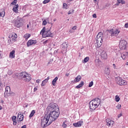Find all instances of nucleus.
I'll list each match as a JSON object with an SVG mask.
<instances>
[{"mask_svg": "<svg viewBox=\"0 0 128 128\" xmlns=\"http://www.w3.org/2000/svg\"><path fill=\"white\" fill-rule=\"evenodd\" d=\"M66 76H70V74H66Z\"/></svg>", "mask_w": 128, "mask_h": 128, "instance_id": "obj_58", "label": "nucleus"}, {"mask_svg": "<svg viewBox=\"0 0 128 128\" xmlns=\"http://www.w3.org/2000/svg\"><path fill=\"white\" fill-rule=\"evenodd\" d=\"M110 68H106L105 70V74H106L107 75H108L110 74Z\"/></svg>", "mask_w": 128, "mask_h": 128, "instance_id": "obj_33", "label": "nucleus"}, {"mask_svg": "<svg viewBox=\"0 0 128 128\" xmlns=\"http://www.w3.org/2000/svg\"><path fill=\"white\" fill-rule=\"evenodd\" d=\"M108 32L109 34H110V36L112 38H116L120 34V30L118 28L116 29L115 30H114V29H110L108 30Z\"/></svg>", "mask_w": 128, "mask_h": 128, "instance_id": "obj_7", "label": "nucleus"}, {"mask_svg": "<svg viewBox=\"0 0 128 128\" xmlns=\"http://www.w3.org/2000/svg\"><path fill=\"white\" fill-rule=\"evenodd\" d=\"M106 122L108 126H112L114 124V120H110V118H107L106 120Z\"/></svg>", "mask_w": 128, "mask_h": 128, "instance_id": "obj_16", "label": "nucleus"}, {"mask_svg": "<svg viewBox=\"0 0 128 128\" xmlns=\"http://www.w3.org/2000/svg\"><path fill=\"white\" fill-rule=\"evenodd\" d=\"M54 22H56V19L54 18Z\"/></svg>", "mask_w": 128, "mask_h": 128, "instance_id": "obj_63", "label": "nucleus"}, {"mask_svg": "<svg viewBox=\"0 0 128 128\" xmlns=\"http://www.w3.org/2000/svg\"><path fill=\"white\" fill-rule=\"evenodd\" d=\"M14 126H16V116H13L12 118Z\"/></svg>", "mask_w": 128, "mask_h": 128, "instance_id": "obj_25", "label": "nucleus"}, {"mask_svg": "<svg viewBox=\"0 0 128 128\" xmlns=\"http://www.w3.org/2000/svg\"><path fill=\"white\" fill-rule=\"evenodd\" d=\"M66 121H64L62 123V126L64 128H66Z\"/></svg>", "mask_w": 128, "mask_h": 128, "instance_id": "obj_39", "label": "nucleus"}, {"mask_svg": "<svg viewBox=\"0 0 128 128\" xmlns=\"http://www.w3.org/2000/svg\"><path fill=\"white\" fill-rule=\"evenodd\" d=\"M50 2V0H44L43 1L42 4H48V2Z\"/></svg>", "mask_w": 128, "mask_h": 128, "instance_id": "obj_38", "label": "nucleus"}, {"mask_svg": "<svg viewBox=\"0 0 128 128\" xmlns=\"http://www.w3.org/2000/svg\"><path fill=\"white\" fill-rule=\"evenodd\" d=\"M28 105H26V106H25V108H28Z\"/></svg>", "mask_w": 128, "mask_h": 128, "instance_id": "obj_64", "label": "nucleus"}, {"mask_svg": "<svg viewBox=\"0 0 128 128\" xmlns=\"http://www.w3.org/2000/svg\"><path fill=\"white\" fill-rule=\"evenodd\" d=\"M90 102L96 104L98 107V106H102L100 104V99L98 98H95L94 100H91Z\"/></svg>", "mask_w": 128, "mask_h": 128, "instance_id": "obj_12", "label": "nucleus"}, {"mask_svg": "<svg viewBox=\"0 0 128 128\" xmlns=\"http://www.w3.org/2000/svg\"><path fill=\"white\" fill-rule=\"evenodd\" d=\"M70 32H74V31H72V30H70Z\"/></svg>", "mask_w": 128, "mask_h": 128, "instance_id": "obj_62", "label": "nucleus"}, {"mask_svg": "<svg viewBox=\"0 0 128 128\" xmlns=\"http://www.w3.org/2000/svg\"><path fill=\"white\" fill-rule=\"evenodd\" d=\"M58 80V76H56L52 81V84L54 86L56 85V81Z\"/></svg>", "mask_w": 128, "mask_h": 128, "instance_id": "obj_24", "label": "nucleus"}, {"mask_svg": "<svg viewBox=\"0 0 128 128\" xmlns=\"http://www.w3.org/2000/svg\"><path fill=\"white\" fill-rule=\"evenodd\" d=\"M19 78H22L24 82H28L32 80V77L30 76V75L26 72H22L19 74Z\"/></svg>", "mask_w": 128, "mask_h": 128, "instance_id": "obj_4", "label": "nucleus"}, {"mask_svg": "<svg viewBox=\"0 0 128 128\" xmlns=\"http://www.w3.org/2000/svg\"><path fill=\"white\" fill-rule=\"evenodd\" d=\"M22 19L20 18H18L16 20H15V24L14 26L16 28H20L22 26Z\"/></svg>", "mask_w": 128, "mask_h": 128, "instance_id": "obj_10", "label": "nucleus"}, {"mask_svg": "<svg viewBox=\"0 0 128 128\" xmlns=\"http://www.w3.org/2000/svg\"><path fill=\"white\" fill-rule=\"evenodd\" d=\"M24 38L26 40H28L29 38H30V34H26L24 35Z\"/></svg>", "mask_w": 128, "mask_h": 128, "instance_id": "obj_28", "label": "nucleus"}, {"mask_svg": "<svg viewBox=\"0 0 128 128\" xmlns=\"http://www.w3.org/2000/svg\"><path fill=\"white\" fill-rule=\"evenodd\" d=\"M14 52H16V51L14 50H12L10 52V58H15Z\"/></svg>", "mask_w": 128, "mask_h": 128, "instance_id": "obj_23", "label": "nucleus"}, {"mask_svg": "<svg viewBox=\"0 0 128 128\" xmlns=\"http://www.w3.org/2000/svg\"><path fill=\"white\" fill-rule=\"evenodd\" d=\"M18 122H22L24 120V114H22V112H20L18 115Z\"/></svg>", "mask_w": 128, "mask_h": 128, "instance_id": "obj_14", "label": "nucleus"}, {"mask_svg": "<svg viewBox=\"0 0 128 128\" xmlns=\"http://www.w3.org/2000/svg\"><path fill=\"white\" fill-rule=\"evenodd\" d=\"M18 4L14 5V6L12 8V10L14 12H16V14L18 13Z\"/></svg>", "mask_w": 128, "mask_h": 128, "instance_id": "obj_19", "label": "nucleus"}, {"mask_svg": "<svg viewBox=\"0 0 128 128\" xmlns=\"http://www.w3.org/2000/svg\"><path fill=\"white\" fill-rule=\"evenodd\" d=\"M92 17L94 18H96V14H94L92 15Z\"/></svg>", "mask_w": 128, "mask_h": 128, "instance_id": "obj_48", "label": "nucleus"}, {"mask_svg": "<svg viewBox=\"0 0 128 128\" xmlns=\"http://www.w3.org/2000/svg\"><path fill=\"white\" fill-rule=\"evenodd\" d=\"M104 34L102 32H99L96 36V40L94 41L96 48H100L104 42Z\"/></svg>", "mask_w": 128, "mask_h": 128, "instance_id": "obj_1", "label": "nucleus"}, {"mask_svg": "<svg viewBox=\"0 0 128 128\" xmlns=\"http://www.w3.org/2000/svg\"><path fill=\"white\" fill-rule=\"evenodd\" d=\"M126 66H128V62H126Z\"/></svg>", "mask_w": 128, "mask_h": 128, "instance_id": "obj_61", "label": "nucleus"}, {"mask_svg": "<svg viewBox=\"0 0 128 128\" xmlns=\"http://www.w3.org/2000/svg\"><path fill=\"white\" fill-rule=\"evenodd\" d=\"M121 116H122V114H118V118H120Z\"/></svg>", "mask_w": 128, "mask_h": 128, "instance_id": "obj_57", "label": "nucleus"}, {"mask_svg": "<svg viewBox=\"0 0 128 128\" xmlns=\"http://www.w3.org/2000/svg\"><path fill=\"white\" fill-rule=\"evenodd\" d=\"M115 100H116V102H120V96L118 95H116L115 96Z\"/></svg>", "mask_w": 128, "mask_h": 128, "instance_id": "obj_32", "label": "nucleus"}, {"mask_svg": "<svg viewBox=\"0 0 128 128\" xmlns=\"http://www.w3.org/2000/svg\"><path fill=\"white\" fill-rule=\"evenodd\" d=\"M12 38H17L18 35L16 33L13 32L12 34Z\"/></svg>", "mask_w": 128, "mask_h": 128, "instance_id": "obj_31", "label": "nucleus"}, {"mask_svg": "<svg viewBox=\"0 0 128 128\" xmlns=\"http://www.w3.org/2000/svg\"><path fill=\"white\" fill-rule=\"evenodd\" d=\"M100 56L102 60H106L108 58V54H106V52L103 50L100 54Z\"/></svg>", "mask_w": 128, "mask_h": 128, "instance_id": "obj_15", "label": "nucleus"}, {"mask_svg": "<svg viewBox=\"0 0 128 128\" xmlns=\"http://www.w3.org/2000/svg\"><path fill=\"white\" fill-rule=\"evenodd\" d=\"M36 90H38V87H35L34 88V92H36Z\"/></svg>", "mask_w": 128, "mask_h": 128, "instance_id": "obj_50", "label": "nucleus"}, {"mask_svg": "<svg viewBox=\"0 0 128 128\" xmlns=\"http://www.w3.org/2000/svg\"><path fill=\"white\" fill-rule=\"evenodd\" d=\"M48 80H50V77H49V76H48V77L47 78L45 79V80H47V82H48Z\"/></svg>", "mask_w": 128, "mask_h": 128, "instance_id": "obj_55", "label": "nucleus"}, {"mask_svg": "<svg viewBox=\"0 0 128 128\" xmlns=\"http://www.w3.org/2000/svg\"><path fill=\"white\" fill-rule=\"evenodd\" d=\"M120 4H126V1H124V0H121Z\"/></svg>", "mask_w": 128, "mask_h": 128, "instance_id": "obj_45", "label": "nucleus"}, {"mask_svg": "<svg viewBox=\"0 0 128 128\" xmlns=\"http://www.w3.org/2000/svg\"><path fill=\"white\" fill-rule=\"evenodd\" d=\"M4 14H6V13L4 12V11L0 12V18H4Z\"/></svg>", "mask_w": 128, "mask_h": 128, "instance_id": "obj_36", "label": "nucleus"}, {"mask_svg": "<svg viewBox=\"0 0 128 128\" xmlns=\"http://www.w3.org/2000/svg\"><path fill=\"white\" fill-rule=\"evenodd\" d=\"M116 107L117 108H118V110H120V108H122V105L118 104Z\"/></svg>", "mask_w": 128, "mask_h": 128, "instance_id": "obj_43", "label": "nucleus"}, {"mask_svg": "<svg viewBox=\"0 0 128 128\" xmlns=\"http://www.w3.org/2000/svg\"><path fill=\"white\" fill-rule=\"evenodd\" d=\"M116 82L119 86H126V81L124 80L120 77H118L116 78Z\"/></svg>", "mask_w": 128, "mask_h": 128, "instance_id": "obj_9", "label": "nucleus"}, {"mask_svg": "<svg viewBox=\"0 0 128 128\" xmlns=\"http://www.w3.org/2000/svg\"><path fill=\"white\" fill-rule=\"evenodd\" d=\"M8 94V96H16V94H14V92H10V94Z\"/></svg>", "mask_w": 128, "mask_h": 128, "instance_id": "obj_35", "label": "nucleus"}, {"mask_svg": "<svg viewBox=\"0 0 128 128\" xmlns=\"http://www.w3.org/2000/svg\"><path fill=\"white\" fill-rule=\"evenodd\" d=\"M18 0H14L13 2L10 4V6H16Z\"/></svg>", "mask_w": 128, "mask_h": 128, "instance_id": "obj_30", "label": "nucleus"}, {"mask_svg": "<svg viewBox=\"0 0 128 128\" xmlns=\"http://www.w3.org/2000/svg\"><path fill=\"white\" fill-rule=\"evenodd\" d=\"M68 14H72V12H70V11H69V12H68Z\"/></svg>", "mask_w": 128, "mask_h": 128, "instance_id": "obj_56", "label": "nucleus"}, {"mask_svg": "<svg viewBox=\"0 0 128 128\" xmlns=\"http://www.w3.org/2000/svg\"><path fill=\"white\" fill-rule=\"evenodd\" d=\"M48 40H46L43 42V44H44V45L46 44H48Z\"/></svg>", "mask_w": 128, "mask_h": 128, "instance_id": "obj_44", "label": "nucleus"}, {"mask_svg": "<svg viewBox=\"0 0 128 128\" xmlns=\"http://www.w3.org/2000/svg\"><path fill=\"white\" fill-rule=\"evenodd\" d=\"M22 128H26V126L24 125L23 126H22Z\"/></svg>", "mask_w": 128, "mask_h": 128, "instance_id": "obj_52", "label": "nucleus"}, {"mask_svg": "<svg viewBox=\"0 0 128 128\" xmlns=\"http://www.w3.org/2000/svg\"><path fill=\"white\" fill-rule=\"evenodd\" d=\"M82 80V76L80 75H78L77 77H76L74 82H78Z\"/></svg>", "mask_w": 128, "mask_h": 128, "instance_id": "obj_21", "label": "nucleus"}, {"mask_svg": "<svg viewBox=\"0 0 128 128\" xmlns=\"http://www.w3.org/2000/svg\"><path fill=\"white\" fill-rule=\"evenodd\" d=\"M4 86V84L2 82H0V90H2V87Z\"/></svg>", "mask_w": 128, "mask_h": 128, "instance_id": "obj_41", "label": "nucleus"}, {"mask_svg": "<svg viewBox=\"0 0 128 128\" xmlns=\"http://www.w3.org/2000/svg\"><path fill=\"white\" fill-rule=\"evenodd\" d=\"M124 28H128V24H124Z\"/></svg>", "mask_w": 128, "mask_h": 128, "instance_id": "obj_47", "label": "nucleus"}, {"mask_svg": "<svg viewBox=\"0 0 128 128\" xmlns=\"http://www.w3.org/2000/svg\"><path fill=\"white\" fill-rule=\"evenodd\" d=\"M117 2L118 4H120V2H122V0H117Z\"/></svg>", "mask_w": 128, "mask_h": 128, "instance_id": "obj_53", "label": "nucleus"}, {"mask_svg": "<svg viewBox=\"0 0 128 128\" xmlns=\"http://www.w3.org/2000/svg\"><path fill=\"white\" fill-rule=\"evenodd\" d=\"M10 92V87L9 86H6L5 89V92L6 94H8Z\"/></svg>", "mask_w": 128, "mask_h": 128, "instance_id": "obj_22", "label": "nucleus"}, {"mask_svg": "<svg viewBox=\"0 0 128 128\" xmlns=\"http://www.w3.org/2000/svg\"><path fill=\"white\" fill-rule=\"evenodd\" d=\"M27 28H30V25L27 24Z\"/></svg>", "mask_w": 128, "mask_h": 128, "instance_id": "obj_60", "label": "nucleus"}, {"mask_svg": "<svg viewBox=\"0 0 128 128\" xmlns=\"http://www.w3.org/2000/svg\"><path fill=\"white\" fill-rule=\"evenodd\" d=\"M112 66H114V68L115 70L116 69V64H113Z\"/></svg>", "mask_w": 128, "mask_h": 128, "instance_id": "obj_49", "label": "nucleus"}, {"mask_svg": "<svg viewBox=\"0 0 128 128\" xmlns=\"http://www.w3.org/2000/svg\"><path fill=\"white\" fill-rule=\"evenodd\" d=\"M94 86V82L92 81L91 82H90L88 87L89 88H92V86Z\"/></svg>", "mask_w": 128, "mask_h": 128, "instance_id": "obj_40", "label": "nucleus"}, {"mask_svg": "<svg viewBox=\"0 0 128 128\" xmlns=\"http://www.w3.org/2000/svg\"><path fill=\"white\" fill-rule=\"evenodd\" d=\"M68 44L66 42L63 43L61 46L60 48H62V50H66V48H68Z\"/></svg>", "mask_w": 128, "mask_h": 128, "instance_id": "obj_18", "label": "nucleus"}, {"mask_svg": "<svg viewBox=\"0 0 128 128\" xmlns=\"http://www.w3.org/2000/svg\"><path fill=\"white\" fill-rule=\"evenodd\" d=\"M40 34H42L43 38H52L54 36V34L52 33L50 30H48L46 31V28L44 27L41 30Z\"/></svg>", "mask_w": 128, "mask_h": 128, "instance_id": "obj_5", "label": "nucleus"}, {"mask_svg": "<svg viewBox=\"0 0 128 128\" xmlns=\"http://www.w3.org/2000/svg\"><path fill=\"white\" fill-rule=\"evenodd\" d=\"M52 122L48 115H46L41 120V126L43 128H46V126H48Z\"/></svg>", "mask_w": 128, "mask_h": 128, "instance_id": "obj_3", "label": "nucleus"}, {"mask_svg": "<svg viewBox=\"0 0 128 128\" xmlns=\"http://www.w3.org/2000/svg\"><path fill=\"white\" fill-rule=\"evenodd\" d=\"M68 6L66 4V3L63 4V8H65V10H68Z\"/></svg>", "mask_w": 128, "mask_h": 128, "instance_id": "obj_37", "label": "nucleus"}, {"mask_svg": "<svg viewBox=\"0 0 128 128\" xmlns=\"http://www.w3.org/2000/svg\"><path fill=\"white\" fill-rule=\"evenodd\" d=\"M128 52H124L122 54H121V58H122V60H126V58H128Z\"/></svg>", "mask_w": 128, "mask_h": 128, "instance_id": "obj_20", "label": "nucleus"}, {"mask_svg": "<svg viewBox=\"0 0 128 128\" xmlns=\"http://www.w3.org/2000/svg\"><path fill=\"white\" fill-rule=\"evenodd\" d=\"M46 110L48 112H52L60 110V109L58 108V104L51 103L47 107Z\"/></svg>", "mask_w": 128, "mask_h": 128, "instance_id": "obj_6", "label": "nucleus"}, {"mask_svg": "<svg viewBox=\"0 0 128 128\" xmlns=\"http://www.w3.org/2000/svg\"><path fill=\"white\" fill-rule=\"evenodd\" d=\"M89 108H90V110L92 112V110H94L96 108H98L97 106L94 103H92V102H90L89 103Z\"/></svg>", "mask_w": 128, "mask_h": 128, "instance_id": "obj_13", "label": "nucleus"}, {"mask_svg": "<svg viewBox=\"0 0 128 128\" xmlns=\"http://www.w3.org/2000/svg\"><path fill=\"white\" fill-rule=\"evenodd\" d=\"M83 122H84L80 120L76 123L73 124V126H75V128H80V126H82Z\"/></svg>", "mask_w": 128, "mask_h": 128, "instance_id": "obj_17", "label": "nucleus"}, {"mask_svg": "<svg viewBox=\"0 0 128 128\" xmlns=\"http://www.w3.org/2000/svg\"><path fill=\"white\" fill-rule=\"evenodd\" d=\"M76 28H77L76 26H75L72 28V30H76Z\"/></svg>", "mask_w": 128, "mask_h": 128, "instance_id": "obj_46", "label": "nucleus"}, {"mask_svg": "<svg viewBox=\"0 0 128 128\" xmlns=\"http://www.w3.org/2000/svg\"><path fill=\"white\" fill-rule=\"evenodd\" d=\"M0 110H2V106H0Z\"/></svg>", "mask_w": 128, "mask_h": 128, "instance_id": "obj_59", "label": "nucleus"}, {"mask_svg": "<svg viewBox=\"0 0 128 128\" xmlns=\"http://www.w3.org/2000/svg\"><path fill=\"white\" fill-rule=\"evenodd\" d=\"M40 80H36V82H37V84H40Z\"/></svg>", "mask_w": 128, "mask_h": 128, "instance_id": "obj_51", "label": "nucleus"}, {"mask_svg": "<svg viewBox=\"0 0 128 128\" xmlns=\"http://www.w3.org/2000/svg\"><path fill=\"white\" fill-rule=\"evenodd\" d=\"M36 114V110H32L30 114L29 115V118H32L34 114Z\"/></svg>", "mask_w": 128, "mask_h": 128, "instance_id": "obj_27", "label": "nucleus"}, {"mask_svg": "<svg viewBox=\"0 0 128 128\" xmlns=\"http://www.w3.org/2000/svg\"><path fill=\"white\" fill-rule=\"evenodd\" d=\"M128 44L126 40H120L119 44V48L120 50H127Z\"/></svg>", "mask_w": 128, "mask_h": 128, "instance_id": "obj_8", "label": "nucleus"}, {"mask_svg": "<svg viewBox=\"0 0 128 128\" xmlns=\"http://www.w3.org/2000/svg\"><path fill=\"white\" fill-rule=\"evenodd\" d=\"M88 60H90V57L87 56V57L85 58L84 60V64L88 62Z\"/></svg>", "mask_w": 128, "mask_h": 128, "instance_id": "obj_29", "label": "nucleus"}, {"mask_svg": "<svg viewBox=\"0 0 128 128\" xmlns=\"http://www.w3.org/2000/svg\"><path fill=\"white\" fill-rule=\"evenodd\" d=\"M38 43V41L36 40H30L28 41L26 43L27 46H34L36 44Z\"/></svg>", "mask_w": 128, "mask_h": 128, "instance_id": "obj_11", "label": "nucleus"}, {"mask_svg": "<svg viewBox=\"0 0 128 128\" xmlns=\"http://www.w3.org/2000/svg\"><path fill=\"white\" fill-rule=\"evenodd\" d=\"M48 118L50 119V121L54 122L56 120H58V116H60V111L56 110L55 111H52L47 114Z\"/></svg>", "mask_w": 128, "mask_h": 128, "instance_id": "obj_2", "label": "nucleus"}, {"mask_svg": "<svg viewBox=\"0 0 128 128\" xmlns=\"http://www.w3.org/2000/svg\"><path fill=\"white\" fill-rule=\"evenodd\" d=\"M48 80H50V77H49V76H48V77L47 78L45 79V80H47V82H48Z\"/></svg>", "mask_w": 128, "mask_h": 128, "instance_id": "obj_54", "label": "nucleus"}, {"mask_svg": "<svg viewBox=\"0 0 128 128\" xmlns=\"http://www.w3.org/2000/svg\"><path fill=\"white\" fill-rule=\"evenodd\" d=\"M46 82H48L47 80H43L42 83V86H46Z\"/></svg>", "mask_w": 128, "mask_h": 128, "instance_id": "obj_34", "label": "nucleus"}, {"mask_svg": "<svg viewBox=\"0 0 128 128\" xmlns=\"http://www.w3.org/2000/svg\"><path fill=\"white\" fill-rule=\"evenodd\" d=\"M84 84V82H81L77 86H76V88H80Z\"/></svg>", "mask_w": 128, "mask_h": 128, "instance_id": "obj_26", "label": "nucleus"}, {"mask_svg": "<svg viewBox=\"0 0 128 128\" xmlns=\"http://www.w3.org/2000/svg\"><path fill=\"white\" fill-rule=\"evenodd\" d=\"M46 24H48V22H46V20H44L42 22V24H43V26H46Z\"/></svg>", "mask_w": 128, "mask_h": 128, "instance_id": "obj_42", "label": "nucleus"}]
</instances>
